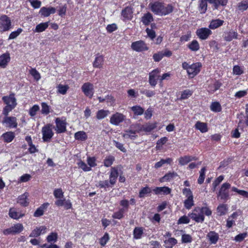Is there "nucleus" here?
Segmentation results:
<instances>
[{"label":"nucleus","instance_id":"1","mask_svg":"<svg viewBox=\"0 0 248 248\" xmlns=\"http://www.w3.org/2000/svg\"><path fill=\"white\" fill-rule=\"evenodd\" d=\"M149 7L155 14L159 16L168 15L173 10V7L171 4H166L159 2L150 3Z\"/></svg>","mask_w":248,"mask_h":248},{"label":"nucleus","instance_id":"2","mask_svg":"<svg viewBox=\"0 0 248 248\" xmlns=\"http://www.w3.org/2000/svg\"><path fill=\"white\" fill-rule=\"evenodd\" d=\"M212 211L207 206L194 208L192 212L188 214V216L196 222L202 223L204 220V215L210 216L212 215Z\"/></svg>","mask_w":248,"mask_h":248},{"label":"nucleus","instance_id":"3","mask_svg":"<svg viewBox=\"0 0 248 248\" xmlns=\"http://www.w3.org/2000/svg\"><path fill=\"white\" fill-rule=\"evenodd\" d=\"M2 100L6 106L3 108L2 113L5 116H8L9 113L16 106V100L14 94H10L8 96L2 97Z\"/></svg>","mask_w":248,"mask_h":248},{"label":"nucleus","instance_id":"4","mask_svg":"<svg viewBox=\"0 0 248 248\" xmlns=\"http://www.w3.org/2000/svg\"><path fill=\"white\" fill-rule=\"evenodd\" d=\"M202 64L200 62H196L189 64L186 62L182 63V67L186 70L187 74L190 78H193L196 76L200 71Z\"/></svg>","mask_w":248,"mask_h":248},{"label":"nucleus","instance_id":"5","mask_svg":"<svg viewBox=\"0 0 248 248\" xmlns=\"http://www.w3.org/2000/svg\"><path fill=\"white\" fill-rule=\"evenodd\" d=\"M12 29V21L10 17L3 15L0 17V31H7Z\"/></svg>","mask_w":248,"mask_h":248},{"label":"nucleus","instance_id":"6","mask_svg":"<svg viewBox=\"0 0 248 248\" xmlns=\"http://www.w3.org/2000/svg\"><path fill=\"white\" fill-rule=\"evenodd\" d=\"M52 125L50 124H46L42 127V139L44 142L50 141L54 135V133L52 129Z\"/></svg>","mask_w":248,"mask_h":248},{"label":"nucleus","instance_id":"7","mask_svg":"<svg viewBox=\"0 0 248 248\" xmlns=\"http://www.w3.org/2000/svg\"><path fill=\"white\" fill-rule=\"evenodd\" d=\"M23 230L24 227L22 224L16 223L9 228L4 229L3 231V233L5 235H14L20 233Z\"/></svg>","mask_w":248,"mask_h":248},{"label":"nucleus","instance_id":"8","mask_svg":"<svg viewBox=\"0 0 248 248\" xmlns=\"http://www.w3.org/2000/svg\"><path fill=\"white\" fill-rule=\"evenodd\" d=\"M56 132L58 134L64 133L66 131V122L63 118H57L55 119Z\"/></svg>","mask_w":248,"mask_h":248},{"label":"nucleus","instance_id":"9","mask_svg":"<svg viewBox=\"0 0 248 248\" xmlns=\"http://www.w3.org/2000/svg\"><path fill=\"white\" fill-rule=\"evenodd\" d=\"M231 187V185L228 183L222 184L217 194L218 197L223 201H227L229 197L228 189Z\"/></svg>","mask_w":248,"mask_h":248},{"label":"nucleus","instance_id":"10","mask_svg":"<svg viewBox=\"0 0 248 248\" xmlns=\"http://www.w3.org/2000/svg\"><path fill=\"white\" fill-rule=\"evenodd\" d=\"M131 47L132 50L136 52H142L146 51L149 49L146 44L142 40H139L133 42L131 44Z\"/></svg>","mask_w":248,"mask_h":248},{"label":"nucleus","instance_id":"11","mask_svg":"<svg viewBox=\"0 0 248 248\" xmlns=\"http://www.w3.org/2000/svg\"><path fill=\"white\" fill-rule=\"evenodd\" d=\"M160 70L157 68L149 73V82L152 86L155 87L156 85L157 80H159L160 78Z\"/></svg>","mask_w":248,"mask_h":248},{"label":"nucleus","instance_id":"12","mask_svg":"<svg viewBox=\"0 0 248 248\" xmlns=\"http://www.w3.org/2000/svg\"><path fill=\"white\" fill-rule=\"evenodd\" d=\"M125 116L122 113L116 112L110 118V123L114 125H118L125 119Z\"/></svg>","mask_w":248,"mask_h":248},{"label":"nucleus","instance_id":"13","mask_svg":"<svg viewBox=\"0 0 248 248\" xmlns=\"http://www.w3.org/2000/svg\"><path fill=\"white\" fill-rule=\"evenodd\" d=\"M82 91L84 94L90 98H92L93 95V85L90 82L84 83L81 87Z\"/></svg>","mask_w":248,"mask_h":248},{"label":"nucleus","instance_id":"14","mask_svg":"<svg viewBox=\"0 0 248 248\" xmlns=\"http://www.w3.org/2000/svg\"><path fill=\"white\" fill-rule=\"evenodd\" d=\"M196 35L201 40H206L212 34L211 31L206 28H202L196 31Z\"/></svg>","mask_w":248,"mask_h":248},{"label":"nucleus","instance_id":"15","mask_svg":"<svg viewBox=\"0 0 248 248\" xmlns=\"http://www.w3.org/2000/svg\"><path fill=\"white\" fill-rule=\"evenodd\" d=\"M47 228L45 226H40L34 228L30 234V237H36L46 232Z\"/></svg>","mask_w":248,"mask_h":248},{"label":"nucleus","instance_id":"16","mask_svg":"<svg viewBox=\"0 0 248 248\" xmlns=\"http://www.w3.org/2000/svg\"><path fill=\"white\" fill-rule=\"evenodd\" d=\"M16 120V118L15 117L5 116L3 119V123L5 124L6 126L10 128H16L17 126Z\"/></svg>","mask_w":248,"mask_h":248},{"label":"nucleus","instance_id":"17","mask_svg":"<svg viewBox=\"0 0 248 248\" xmlns=\"http://www.w3.org/2000/svg\"><path fill=\"white\" fill-rule=\"evenodd\" d=\"M238 36V34L237 31L231 30L224 33L223 38L225 41L230 42L233 39H237Z\"/></svg>","mask_w":248,"mask_h":248},{"label":"nucleus","instance_id":"18","mask_svg":"<svg viewBox=\"0 0 248 248\" xmlns=\"http://www.w3.org/2000/svg\"><path fill=\"white\" fill-rule=\"evenodd\" d=\"M56 12V9L52 7H43L41 8L39 13L44 17H47L50 14H54Z\"/></svg>","mask_w":248,"mask_h":248},{"label":"nucleus","instance_id":"19","mask_svg":"<svg viewBox=\"0 0 248 248\" xmlns=\"http://www.w3.org/2000/svg\"><path fill=\"white\" fill-rule=\"evenodd\" d=\"M10 54L8 52L5 53L0 56V67L3 68H5L10 61Z\"/></svg>","mask_w":248,"mask_h":248},{"label":"nucleus","instance_id":"20","mask_svg":"<svg viewBox=\"0 0 248 248\" xmlns=\"http://www.w3.org/2000/svg\"><path fill=\"white\" fill-rule=\"evenodd\" d=\"M118 176V169L115 167L111 168L110 174L109 176V181L111 185L115 184Z\"/></svg>","mask_w":248,"mask_h":248},{"label":"nucleus","instance_id":"21","mask_svg":"<svg viewBox=\"0 0 248 248\" xmlns=\"http://www.w3.org/2000/svg\"><path fill=\"white\" fill-rule=\"evenodd\" d=\"M157 126L156 123H148L142 125L139 130V132L145 131L150 132L155 129Z\"/></svg>","mask_w":248,"mask_h":248},{"label":"nucleus","instance_id":"22","mask_svg":"<svg viewBox=\"0 0 248 248\" xmlns=\"http://www.w3.org/2000/svg\"><path fill=\"white\" fill-rule=\"evenodd\" d=\"M29 194L25 192L18 198V203L23 206H27L29 203V200L28 197Z\"/></svg>","mask_w":248,"mask_h":248},{"label":"nucleus","instance_id":"23","mask_svg":"<svg viewBox=\"0 0 248 248\" xmlns=\"http://www.w3.org/2000/svg\"><path fill=\"white\" fill-rule=\"evenodd\" d=\"M133 11L131 8L126 7L122 11V16L124 20H130L133 16Z\"/></svg>","mask_w":248,"mask_h":248},{"label":"nucleus","instance_id":"24","mask_svg":"<svg viewBox=\"0 0 248 248\" xmlns=\"http://www.w3.org/2000/svg\"><path fill=\"white\" fill-rule=\"evenodd\" d=\"M155 194H169L171 192V189L167 186L156 187L153 189Z\"/></svg>","mask_w":248,"mask_h":248},{"label":"nucleus","instance_id":"25","mask_svg":"<svg viewBox=\"0 0 248 248\" xmlns=\"http://www.w3.org/2000/svg\"><path fill=\"white\" fill-rule=\"evenodd\" d=\"M197 158L195 157H193L189 155H186L180 157L178 159L179 163L181 166H184L187 164L189 162L192 160H196Z\"/></svg>","mask_w":248,"mask_h":248},{"label":"nucleus","instance_id":"26","mask_svg":"<svg viewBox=\"0 0 248 248\" xmlns=\"http://www.w3.org/2000/svg\"><path fill=\"white\" fill-rule=\"evenodd\" d=\"M9 216L14 219H18L24 216V214L16 211L14 208H10L9 212Z\"/></svg>","mask_w":248,"mask_h":248},{"label":"nucleus","instance_id":"27","mask_svg":"<svg viewBox=\"0 0 248 248\" xmlns=\"http://www.w3.org/2000/svg\"><path fill=\"white\" fill-rule=\"evenodd\" d=\"M104 57L102 55H98L95 58L93 62V66L94 68H100L103 66L104 63Z\"/></svg>","mask_w":248,"mask_h":248},{"label":"nucleus","instance_id":"28","mask_svg":"<svg viewBox=\"0 0 248 248\" xmlns=\"http://www.w3.org/2000/svg\"><path fill=\"white\" fill-rule=\"evenodd\" d=\"M137 132H139V131L127 130L125 131L123 134V137L124 138H129L131 140H135L137 138V135H136Z\"/></svg>","mask_w":248,"mask_h":248},{"label":"nucleus","instance_id":"29","mask_svg":"<svg viewBox=\"0 0 248 248\" xmlns=\"http://www.w3.org/2000/svg\"><path fill=\"white\" fill-rule=\"evenodd\" d=\"M207 236L208 238L210 243L213 244H216L219 238L218 233L213 231L210 232L207 234Z\"/></svg>","mask_w":248,"mask_h":248},{"label":"nucleus","instance_id":"30","mask_svg":"<svg viewBox=\"0 0 248 248\" xmlns=\"http://www.w3.org/2000/svg\"><path fill=\"white\" fill-rule=\"evenodd\" d=\"M224 21L219 19L212 20L210 23L209 28L210 29H216L223 25Z\"/></svg>","mask_w":248,"mask_h":248},{"label":"nucleus","instance_id":"31","mask_svg":"<svg viewBox=\"0 0 248 248\" xmlns=\"http://www.w3.org/2000/svg\"><path fill=\"white\" fill-rule=\"evenodd\" d=\"M144 228L141 227H135L133 231V237L139 239L142 237L143 234Z\"/></svg>","mask_w":248,"mask_h":248},{"label":"nucleus","instance_id":"32","mask_svg":"<svg viewBox=\"0 0 248 248\" xmlns=\"http://www.w3.org/2000/svg\"><path fill=\"white\" fill-rule=\"evenodd\" d=\"M177 243V240L172 237L169 238L164 240V246L165 248H172Z\"/></svg>","mask_w":248,"mask_h":248},{"label":"nucleus","instance_id":"33","mask_svg":"<svg viewBox=\"0 0 248 248\" xmlns=\"http://www.w3.org/2000/svg\"><path fill=\"white\" fill-rule=\"evenodd\" d=\"M48 22L41 23L38 24L33 31L34 32H41L45 31L48 28Z\"/></svg>","mask_w":248,"mask_h":248},{"label":"nucleus","instance_id":"34","mask_svg":"<svg viewBox=\"0 0 248 248\" xmlns=\"http://www.w3.org/2000/svg\"><path fill=\"white\" fill-rule=\"evenodd\" d=\"M15 137V133L13 132H7L2 135L4 141L6 142H11Z\"/></svg>","mask_w":248,"mask_h":248},{"label":"nucleus","instance_id":"35","mask_svg":"<svg viewBox=\"0 0 248 248\" xmlns=\"http://www.w3.org/2000/svg\"><path fill=\"white\" fill-rule=\"evenodd\" d=\"M153 21V16L150 13H147V14L144 15V16L141 18V21L145 25H148Z\"/></svg>","mask_w":248,"mask_h":248},{"label":"nucleus","instance_id":"36","mask_svg":"<svg viewBox=\"0 0 248 248\" xmlns=\"http://www.w3.org/2000/svg\"><path fill=\"white\" fill-rule=\"evenodd\" d=\"M195 128L199 130L202 133H205L208 131L207 124L202 122H201L200 121H198L195 125Z\"/></svg>","mask_w":248,"mask_h":248},{"label":"nucleus","instance_id":"37","mask_svg":"<svg viewBox=\"0 0 248 248\" xmlns=\"http://www.w3.org/2000/svg\"><path fill=\"white\" fill-rule=\"evenodd\" d=\"M178 176L177 173L172 172H169L165 174L163 177H162L160 179L161 182H165L169 181L172 179H174L175 177Z\"/></svg>","mask_w":248,"mask_h":248},{"label":"nucleus","instance_id":"38","mask_svg":"<svg viewBox=\"0 0 248 248\" xmlns=\"http://www.w3.org/2000/svg\"><path fill=\"white\" fill-rule=\"evenodd\" d=\"M75 138L77 140L84 141L87 140L88 137L86 133L83 131H80L76 132L74 135Z\"/></svg>","mask_w":248,"mask_h":248},{"label":"nucleus","instance_id":"39","mask_svg":"<svg viewBox=\"0 0 248 248\" xmlns=\"http://www.w3.org/2000/svg\"><path fill=\"white\" fill-rule=\"evenodd\" d=\"M228 210L227 206L225 204H219L217 207V215L222 216L225 215Z\"/></svg>","mask_w":248,"mask_h":248},{"label":"nucleus","instance_id":"40","mask_svg":"<svg viewBox=\"0 0 248 248\" xmlns=\"http://www.w3.org/2000/svg\"><path fill=\"white\" fill-rule=\"evenodd\" d=\"M109 114L108 110L100 109L96 112V118L98 120H101L106 118Z\"/></svg>","mask_w":248,"mask_h":248},{"label":"nucleus","instance_id":"41","mask_svg":"<svg viewBox=\"0 0 248 248\" xmlns=\"http://www.w3.org/2000/svg\"><path fill=\"white\" fill-rule=\"evenodd\" d=\"M187 47L193 51H197L200 49L199 44L196 40H194L190 43L188 45Z\"/></svg>","mask_w":248,"mask_h":248},{"label":"nucleus","instance_id":"42","mask_svg":"<svg viewBox=\"0 0 248 248\" xmlns=\"http://www.w3.org/2000/svg\"><path fill=\"white\" fill-rule=\"evenodd\" d=\"M57 93L61 94L64 95L66 93L69 89V86L67 85L59 84L57 86Z\"/></svg>","mask_w":248,"mask_h":248},{"label":"nucleus","instance_id":"43","mask_svg":"<svg viewBox=\"0 0 248 248\" xmlns=\"http://www.w3.org/2000/svg\"><path fill=\"white\" fill-rule=\"evenodd\" d=\"M110 181L108 180L99 181L96 184V186L100 188H106L111 186Z\"/></svg>","mask_w":248,"mask_h":248},{"label":"nucleus","instance_id":"44","mask_svg":"<svg viewBox=\"0 0 248 248\" xmlns=\"http://www.w3.org/2000/svg\"><path fill=\"white\" fill-rule=\"evenodd\" d=\"M77 165L79 169H81L84 171H90L92 170L91 167L88 166L84 162L81 160L77 163Z\"/></svg>","mask_w":248,"mask_h":248},{"label":"nucleus","instance_id":"45","mask_svg":"<svg viewBox=\"0 0 248 248\" xmlns=\"http://www.w3.org/2000/svg\"><path fill=\"white\" fill-rule=\"evenodd\" d=\"M172 160L171 158H168L166 159H161L160 161L156 162L155 165V168L158 169L162 167L164 164L166 163L170 164Z\"/></svg>","mask_w":248,"mask_h":248},{"label":"nucleus","instance_id":"46","mask_svg":"<svg viewBox=\"0 0 248 248\" xmlns=\"http://www.w3.org/2000/svg\"><path fill=\"white\" fill-rule=\"evenodd\" d=\"M184 206L187 209H190L194 205L193 197L187 198L184 201Z\"/></svg>","mask_w":248,"mask_h":248},{"label":"nucleus","instance_id":"47","mask_svg":"<svg viewBox=\"0 0 248 248\" xmlns=\"http://www.w3.org/2000/svg\"><path fill=\"white\" fill-rule=\"evenodd\" d=\"M208 1L209 3L214 4L216 7H217L219 5H225L228 0H208Z\"/></svg>","mask_w":248,"mask_h":248},{"label":"nucleus","instance_id":"48","mask_svg":"<svg viewBox=\"0 0 248 248\" xmlns=\"http://www.w3.org/2000/svg\"><path fill=\"white\" fill-rule=\"evenodd\" d=\"M238 9L241 11L246 10L248 8V1L243 0L238 4Z\"/></svg>","mask_w":248,"mask_h":248},{"label":"nucleus","instance_id":"49","mask_svg":"<svg viewBox=\"0 0 248 248\" xmlns=\"http://www.w3.org/2000/svg\"><path fill=\"white\" fill-rule=\"evenodd\" d=\"M125 212L124 208L120 209L118 211L115 212L112 215V217L114 218L120 219L124 217V214Z\"/></svg>","mask_w":248,"mask_h":248},{"label":"nucleus","instance_id":"50","mask_svg":"<svg viewBox=\"0 0 248 248\" xmlns=\"http://www.w3.org/2000/svg\"><path fill=\"white\" fill-rule=\"evenodd\" d=\"M114 157L113 156L109 155L107 156L104 160V166L108 167H110L114 161Z\"/></svg>","mask_w":248,"mask_h":248},{"label":"nucleus","instance_id":"51","mask_svg":"<svg viewBox=\"0 0 248 248\" xmlns=\"http://www.w3.org/2000/svg\"><path fill=\"white\" fill-rule=\"evenodd\" d=\"M210 109L214 112H219L221 110V107L219 103L215 102L212 103L210 106Z\"/></svg>","mask_w":248,"mask_h":248},{"label":"nucleus","instance_id":"52","mask_svg":"<svg viewBox=\"0 0 248 248\" xmlns=\"http://www.w3.org/2000/svg\"><path fill=\"white\" fill-rule=\"evenodd\" d=\"M53 195L54 197L57 199L63 198L64 197L63 192L61 188H56L54 189Z\"/></svg>","mask_w":248,"mask_h":248},{"label":"nucleus","instance_id":"53","mask_svg":"<svg viewBox=\"0 0 248 248\" xmlns=\"http://www.w3.org/2000/svg\"><path fill=\"white\" fill-rule=\"evenodd\" d=\"M151 190L150 187L146 186L142 188L139 192V197L143 198L146 195L151 193Z\"/></svg>","mask_w":248,"mask_h":248},{"label":"nucleus","instance_id":"54","mask_svg":"<svg viewBox=\"0 0 248 248\" xmlns=\"http://www.w3.org/2000/svg\"><path fill=\"white\" fill-rule=\"evenodd\" d=\"M22 31V29L18 28L16 31L12 32L9 36L8 39H14L16 38Z\"/></svg>","mask_w":248,"mask_h":248},{"label":"nucleus","instance_id":"55","mask_svg":"<svg viewBox=\"0 0 248 248\" xmlns=\"http://www.w3.org/2000/svg\"><path fill=\"white\" fill-rule=\"evenodd\" d=\"M206 170V169L205 167L202 168L200 171V174L199 177L198 179V182L199 184H202L203 183L204 178H205V172Z\"/></svg>","mask_w":248,"mask_h":248},{"label":"nucleus","instance_id":"56","mask_svg":"<svg viewBox=\"0 0 248 248\" xmlns=\"http://www.w3.org/2000/svg\"><path fill=\"white\" fill-rule=\"evenodd\" d=\"M96 161V158L94 157H88L87 159V162L89 166V167H91V169H92V167L96 166L97 164Z\"/></svg>","mask_w":248,"mask_h":248},{"label":"nucleus","instance_id":"57","mask_svg":"<svg viewBox=\"0 0 248 248\" xmlns=\"http://www.w3.org/2000/svg\"><path fill=\"white\" fill-rule=\"evenodd\" d=\"M57 238L58 235L56 233L51 232L47 236L46 240L49 243L55 242L57 240Z\"/></svg>","mask_w":248,"mask_h":248},{"label":"nucleus","instance_id":"58","mask_svg":"<svg viewBox=\"0 0 248 248\" xmlns=\"http://www.w3.org/2000/svg\"><path fill=\"white\" fill-rule=\"evenodd\" d=\"M109 239V235L106 232L104 236L99 240V243L102 246H104Z\"/></svg>","mask_w":248,"mask_h":248},{"label":"nucleus","instance_id":"59","mask_svg":"<svg viewBox=\"0 0 248 248\" xmlns=\"http://www.w3.org/2000/svg\"><path fill=\"white\" fill-rule=\"evenodd\" d=\"M131 109L134 113L138 115L142 114L144 112V109L141 107L138 106H134Z\"/></svg>","mask_w":248,"mask_h":248},{"label":"nucleus","instance_id":"60","mask_svg":"<svg viewBox=\"0 0 248 248\" xmlns=\"http://www.w3.org/2000/svg\"><path fill=\"white\" fill-rule=\"evenodd\" d=\"M193 92L190 90H186L184 91L181 94V98L186 99L188 98L192 94Z\"/></svg>","mask_w":248,"mask_h":248},{"label":"nucleus","instance_id":"61","mask_svg":"<svg viewBox=\"0 0 248 248\" xmlns=\"http://www.w3.org/2000/svg\"><path fill=\"white\" fill-rule=\"evenodd\" d=\"M30 73L36 80H39L41 78V76L39 73L35 69H31Z\"/></svg>","mask_w":248,"mask_h":248},{"label":"nucleus","instance_id":"62","mask_svg":"<svg viewBox=\"0 0 248 248\" xmlns=\"http://www.w3.org/2000/svg\"><path fill=\"white\" fill-rule=\"evenodd\" d=\"M42 109L41 112L43 114H48L49 113V107L46 103H42L41 104Z\"/></svg>","mask_w":248,"mask_h":248},{"label":"nucleus","instance_id":"63","mask_svg":"<svg viewBox=\"0 0 248 248\" xmlns=\"http://www.w3.org/2000/svg\"><path fill=\"white\" fill-rule=\"evenodd\" d=\"M39 106L37 105H34L29 110V114L31 116H34L37 112L39 110Z\"/></svg>","mask_w":248,"mask_h":248},{"label":"nucleus","instance_id":"64","mask_svg":"<svg viewBox=\"0 0 248 248\" xmlns=\"http://www.w3.org/2000/svg\"><path fill=\"white\" fill-rule=\"evenodd\" d=\"M183 194L187 198L193 197L192 192L189 188H185L183 189Z\"/></svg>","mask_w":248,"mask_h":248}]
</instances>
